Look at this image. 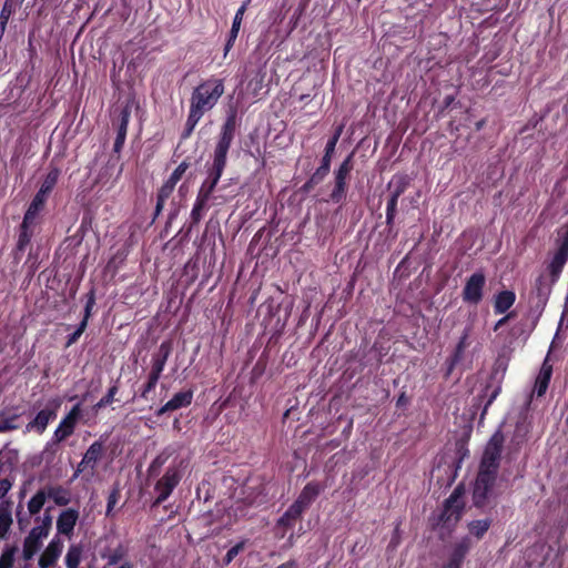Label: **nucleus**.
Returning a JSON list of instances; mask_svg holds the SVG:
<instances>
[{
	"label": "nucleus",
	"instance_id": "6e6d98bb",
	"mask_svg": "<svg viewBox=\"0 0 568 568\" xmlns=\"http://www.w3.org/2000/svg\"><path fill=\"white\" fill-rule=\"evenodd\" d=\"M464 494H465L464 486L458 485L455 487V489L453 490V493L449 495V497L446 500H448L449 503L457 504V505H465V503L463 500Z\"/></svg>",
	"mask_w": 568,
	"mask_h": 568
},
{
	"label": "nucleus",
	"instance_id": "a18cd8bd",
	"mask_svg": "<svg viewBox=\"0 0 568 568\" xmlns=\"http://www.w3.org/2000/svg\"><path fill=\"white\" fill-rule=\"evenodd\" d=\"M16 551H17L16 547H8L3 550V552L0 557V568H12L13 567Z\"/></svg>",
	"mask_w": 568,
	"mask_h": 568
},
{
	"label": "nucleus",
	"instance_id": "680f3d73",
	"mask_svg": "<svg viewBox=\"0 0 568 568\" xmlns=\"http://www.w3.org/2000/svg\"><path fill=\"white\" fill-rule=\"evenodd\" d=\"M49 194L44 193L43 191L39 190L36 195L33 196L31 203L37 204V206L41 207L43 210L47 197Z\"/></svg>",
	"mask_w": 568,
	"mask_h": 568
},
{
	"label": "nucleus",
	"instance_id": "8fccbe9b",
	"mask_svg": "<svg viewBox=\"0 0 568 568\" xmlns=\"http://www.w3.org/2000/svg\"><path fill=\"white\" fill-rule=\"evenodd\" d=\"M215 189V185H211L210 183L203 181L197 191L196 197L210 202L213 197Z\"/></svg>",
	"mask_w": 568,
	"mask_h": 568
},
{
	"label": "nucleus",
	"instance_id": "49530a36",
	"mask_svg": "<svg viewBox=\"0 0 568 568\" xmlns=\"http://www.w3.org/2000/svg\"><path fill=\"white\" fill-rule=\"evenodd\" d=\"M21 4L16 3L14 0H6L0 12V20L8 22L10 17L16 12L17 8Z\"/></svg>",
	"mask_w": 568,
	"mask_h": 568
},
{
	"label": "nucleus",
	"instance_id": "2eb2a0df",
	"mask_svg": "<svg viewBox=\"0 0 568 568\" xmlns=\"http://www.w3.org/2000/svg\"><path fill=\"white\" fill-rule=\"evenodd\" d=\"M192 400H193V390L192 389L179 392V393L174 394V396L170 400H168L162 407H160L156 410L155 415L158 417H160L168 412H173V410H176L180 408L187 407L191 405Z\"/></svg>",
	"mask_w": 568,
	"mask_h": 568
},
{
	"label": "nucleus",
	"instance_id": "774afa93",
	"mask_svg": "<svg viewBox=\"0 0 568 568\" xmlns=\"http://www.w3.org/2000/svg\"><path fill=\"white\" fill-rule=\"evenodd\" d=\"M276 568H297V564L295 560L291 559L284 564H281Z\"/></svg>",
	"mask_w": 568,
	"mask_h": 568
},
{
	"label": "nucleus",
	"instance_id": "7c9ffc66",
	"mask_svg": "<svg viewBox=\"0 0 568 568\" xmlns=\"http://www.w3.org/2000/svg\"><path fill=\"white\" fill-rule=\"evenodd\" d=\"M130 118H131V105L129 103H126L120 110L116 120L112 121L113 126H115L116 133L126 135Z\"/></svg>",
	"mask_w": 568,
	"mask_h": 568
},
{
	"label": "nucleus",
	"instance_id": "69168bd1",
	"mask_svg": "<svg viewBox=\"0 0 568 568\" xmlns=\"http://www.w3.org/2000/svg\"><path fill=\"white\" fill-rule=\"evenodd\" d=\"M409 399L408 397L406 396V393L405 392H402L399 394V396L397 397V400H396V407L400 408V407H405L407 404H408Z\"/></svg>",
	"mask_w": 568,
	"mask_h": 568
},
{
	"label": "nucleus",
	"instance_id": "39448f33",
	"mask_svg": "<svg viewBox=\"0 0 568 568\" xmlns=\"http://www.w3.org/2000/svg\"><path fill=\"white\" fill-rule=\"evenodd\" d=\"M497 474L487 470H479L473 489V503L477 508L488 505L489 497L495 486Z\"/></svg>",
	"mask_w": 568,
	"mask_h": 568
},
{
	"label": "nucleus",
	"instance_id": "72a5a7b5",
	"mask_svg": "<svg viewBox=\"0 0 568 568\" xmlns=\"http://www.w3.org/2000/svg\"><path fill=\"white\" fill-rule=\"evenodd\" d=\"M47 499L45 490H38L28 503V510L30 515H37L42 509Z\"/></svg>",
	"mask_w": 568,
	"mask_h": 568
},
{
	"label": "nucleus",
	"instance_id": "f704fd0d",
	"mask_svg": "<svg viewBox=\"0 0 568 568\" xmlns=\"http://www.w3.org/2000/svg\"><path fill=\"white\" fill-rule=\"evenodd\" d=\"M129 251L126 248L118 250L116 253L108 261L106 270L116 273L128 257Z\"/></svg>",
	"mask_w": 568,
	"mask_h": 568
},
{
	"label": "nucleus",
	"instance_id": "bf43d9fd",
	"mask_svg": "<svg viewBox=\"0 0 568 568\" xmlns=\"http://www.w3.org/2000/svg\"><path fill=\"white\" fill-rule=\"evenodd\" d=\"M119 392V379L108 389L106 394L102 397L103 400L110 406L115 400V395Z\"/></svg>",
	"mask_w": 568,
	"mask_h": 568
},
{
	"label": "nucleus",
	"instance_id": "864d4df0",
	"mask_svg": "<svg viewBox=\"0 0 568 568\" xmlns=\"http://www.w3.org/2000/svg\"><path fill=\"white\" fill-rule=\"evenodd\" d=\"M166 456L164 455H158L150 464L148 473L150 476H155L159 474L160 469L166 462Z\"/></svg>",
	"mask_w": 568,
	"mask_h": 568
},
{
	"label": "nucleus",
	"instance_id": "4468645a",
	"mask_svg": "<svg viewBox=\"0 0 568 568\" xmlns=\"http://www.w3.org/2000/svg\"><path fill=\"white\" fill-rule=\"evenodd\" d=\"M507 368H508V359H506L505 357L499 356L495 361V363H494L491 378H495L500 373L501 374L500 375V379L498 382V385L488 395V399L486 400V403L484 405V408H483V412H481V418L487 413L488 407L494 403V400L500 394V392H501V381H503V378H504V376L506 374Z\"/></svg>",
	"mask_w": 568,
	"mask_h": 568
},
{
	"label": "nucleus",
	"instance_id": "58836bf2",
	"mask_svg": "<svg viewBox=\"0 0 568 568\" xmlns=\"http://www.w3.org/2000/svg\"><path fill=\"white\" fill-rule=\"evenodd\" d=\"M393 185V190L390 192V196H395L396 199H399L405 191L407 190L409 182L408 179L405 175L396 178L389 186Z\"/></svg>",
	"mask_w": 568,
	"mask_h": 568
},
{
	"label": "nucleus",
	"instance_id": "9d476101",
	"mask_svg": "<svg viewBox=\"0 0 568 568\" xmlns=\"http://www.w3.org/2000/svg\"><path fill=\"white\" fill-rule=\"evenodd\" d=\"M471 333V326H466L454 348L452 354L445 361V373L444 377L449 378L457 365L464 359L466 348L469 346V337Z\"/></svg>",
	"mask_w": 568,
	"mask_h": 568
},
{
	"label": "nucleus",
	"instance_id": "412c9836",
	"mask_svg": "<svg viewBox=\"0 0 568 568\" xmlns=\"http://www.w3.org/2000/svg\"><path fill=\"white\" fill-rule=\"evenodd\" d=\"M250 2H251V0H246L245 2H243L242 6L237 9V11H236V13L234 16L232 28H231L230 33H229V39H227V41L225 43V47H224L225 54L234 45V42H235V40H236V38L239 36V31H240V28H241L243 16H244L245 11L247 10V7H248Z\"/></svg>",
	"mask_w": 568,
	"mask_h": 568
},
{
	"label": "nucleus",
	"instance_id": "13d9d810",
	"mask_svg": "<svg viewBox=\"0 0 568 568\" xmlns=\"http://www.w3.org/2000/svg\"><path fill=\"white\" fill-rule=\"evenodd\" d=\"M88 326H85L84 323H80L77 327V329L70 334L67 338V347L73 345L74 343L78 342V339L80 338V336L83 334V332L87 329Z\"/></svg>",
	"mask_w": 568,
	"mask_h": 568
},
{
	"label": "nucleus",
	"instance_id": "ea45409f",
	"mask_svg": "<svg viewBox=\"0 0 568 568\" xmlns=\"http://www.w3.org/2000/svg\"><path fill=\"white\" fill-rule=\"evenodd\" d=\"M59 179V170L53 169L51 170L44 178L41 186L39 190L43 191L47 194H50L51 191L54 189L57 182Z\"/></svg>",
	"mask_w": 568,
	"mask_h": 568
},
{
	"label": "nucleus",
	"instance_id": "5fc2aeb1",
	"mask_svg": "<svg viewBox=\"0 0 568 568\" xmlns=\"http://www.w3.org/2000/svg\"><path fill=\"white\" fill-rule=\"evenodd\" d=\"M336 140L335 139H328L326 145H325V151H324V155L321 160V162H324L325 164L328 163L331 164L332 162V158H333V154L335 152V149H336Z\"/></svg>",
	"mask_w": 568,
	"mask_h": 568
},
{
	"label": "nucleus",
	"instance_id": "4be33fe9",
	"mask_svg": "<svg viewBox=\"0 0 568 568\" xmlns=\"http://www.w3.org/2000/svg\"><path fill=\"white\" fill-rule=\"evenodd\" d=\"M104 455V445L102 440L93 442L83 455V464H90V476L93 475L98 463Z\"/></svg>",
	"mask_w": 568,
	"mask_h": 568
},
{
	"label": "nucleus",
	"instance_id": "393cba45",
	"mask_svg": "<svg viewBox=\"0 0 568 568\" xmlns=\"http://www.w3.org/2000/svg\"><path fill=\"white\" fill-rule=\"evenodd\" d=\"M552 282L550 283L547 281V277L545 275H539L536 281L532 288V294L536 295L538 300V304L545 305L548 301V297L551 293V286Z\"/></svg>",
	"mask_w": 568,
	"mask_h": 568
},
{
	"label": "nucleus",
	"instance_id": "37998d69",
	"mask_svg": "<svg viewBox=\"0 0 568 568\" xmlns=\"http://www.w3.org/2000/svg\"><path fill=\"white\" fill-rule=\"evenodd\" d=\"M20 415L13 414L11 416H4L3 413L0 414V433H6L10 430H14L19 428V425L16 424V420Z\"/></svg>",
	"mask_w": 568,
	"mask_h": 568
},
{
	"label": "nucleus",
	"instance_id": "0eeeda50",
	"mask_svg": "<svg viewBox=\"0 0 568 568\" xmlns=\"http://www.w3.org/2000/svg\"><path fill=\"white\" fill-rule=\"evenodd\" d=\"M61 404L62 402L59 397L50 399L45 407L39 410L36 417L27 424V430H33L39 435L43 434L49 423L57 418Z\"/></svg>",
	"mask_w": 568,
	"mask_h": 568
},
{
	"label": "nucleus",
	"instance_id": "9b49d317",
	"mask_svg": "<svg viewBox=\"0 0 568 568\" xmlns=\"http://www.w3.org/2000/svg\"><path fill=\"white\" fill-rule=\"evenodd\" d=\"M486 285V277L483 272L471 274L464 286L463 301L468 304L477 305L483 300V292Z\"/></svg>",
	"mask_w": 568,
	"mask_h": 568
},
{
	"label": "nucleus",
	"instance_id": "aec40b11",
	"mask_svg": "<svg viewBox=\"0 0 568 568\" xmlns=\"http://www.w3.org/2000/svg\"><path fill=\"white\" fill-rule=\"evenodd\" d=\"M79 518V511L73 508L63 510L57 520V529L59 534L70 536L77 525Z\"/></svg>",
	"mask_w": 568,
	"mask_h": 568
},
{
	"label": "nucleus",
	"instance_id": "3c124183",
	"mask_svg": "<svg viewBox=\"0 0 568 568\" xmlns=\"http://www.w3.org/2000/svg\"><path fill=\"white\" fill-rule=\"evenodd\" d=\"M159 379L160 378L158 377L149 375L146 383L143 385L140 392V397L148 400L150 398V393H152L155 389Z\"/></svg>",
	"mask_w": 568,
	"mask_h": 568
},
{
	"label": "nucleus",
	"instance_id": "b1692460",
	"mask_svg": "<svg viewBox=\"0 0 568 568\" xmlns=\"http://www.w3.org/2000/svg\"><path fill=\"white\" fill-rule=\"evenodd\" d=\"M331 170V164L321 162V165L315 170V172L310 176V179L302 185L301 191L304 193H310L317 184L323 182V180L327 176Z\"/></svg>",
	"mask_w": 568,
	"mask_h": 568
},
{
	"label": "nucleus",
	"instance_id": "052dcab7",
	"mask_svg": "<svg viewBox=\"0 0 568 568\" xmlns=\"http://www.w3.org/2000/svg\"><path fill=\"white\" fill-rule=\"evenodd\" d=\"M125 139H126L125 134L116 133L114 144H113V153H115L118 155L121 153V151L124 146V143H125Z\"/></svg>",
	"mask_w": 568,
	"mask_h": 568
},
{
	"label": "nucleus",
	"instance_id": "6e6552de",
	"mask_svg": "<svg viewBox=\"0 0 568 568\" xmlns=\"http://www.w3.org/2000/svg\"><path fill=\"white\" fill-rule=\"evenodd\" d=\"M181 479V471L176 467H169L154 486L158 496L153 506H160L163 504L173 493L174 488L180 484Z\"/></svg>",
	"mask_w": 568,
	"mask_h": 568
},
{
	"label": "nucleus",
	"instance_id": "423d86ee",
	"mask_svg": "<svg viewBox=\"0 0 568 568\" xmlns=\"http://www.w3.org/2000/svg\"><path fill=\"white\" fill-rule=\"evenodd\" d=\"M353 168V153H351L334 172V187L329 194L332 202L339 203L346 197L347 179L349 178Z\"/></svg>",
	"mask_w": 568,
	"mask_h": 568
},
{
	"label": "nucleus",
	"instance_id": "473e14b6",
	"mask_svg": "<svg viewBox=\"0 0 568 568\" xmlns=\"http://www.w3.org/2000/svg\"><path fill=\"white\" fill-rule=\"evenodd\" d=\"M209 202L201 200L199 197L195 199V202L193 204L190 219H191V226H194L201 222L203 219V214L209 210Z\"/></svg>",
	"mask_w": 568,
	"mask_h": 568
},
{
	"label": "nucleus",
	"instance_id": "f8f14e48",
	"mask_svg": "<svg viewBox=\"0 0 568 568\" xmlns=\"http://www.w3.org/2000/svg\"><path fill=\"white\" fill-rule=\"evenodd\" d=\"M81 404H75L70 412L61 419L60 424L58 425L57 429L53 433V442L54 443H61L65 440L68 437H70L78 424V420L81 417Z\"/></svg>",
	"mask_w": 568,
	"mask_h": 568
},
{
	"label": "nucleus",
	"instance_id": "0e129e2a",
	"mask_svg": "<svg viewBox=\"0 0 568 568\" xmlns=\"http://www.w3.org/2000/svg\"><path fill=\"white\" fill-rule=\"evenodd\" d=\"M515 316L514 312L508 313L506 316L501 317L497 321V323L494 326V331H498L501 326H504L510 318Z\"/></svg>",
	"mask_w": 568,
	"mask_h": 568
},
{
	"label": "nucleus",
	"instance_id": "cd10ccee",
	"mask_svg": "<svg viewBox=\"0 0 568 568\" xmlns=\"http://www.w3.org/2000/svg\"><path fill=\"white\" fill-rule=\"evenodd\" d=\"M12 525L11 501L6 500L0 505V538H6Z\"/></svg>",
	"mask_w": 568,
	"mask_h": 568
},
{
	"label": "nucleus",
	"instance_id": "c756f323",
	"mask_svg": "<svg viewBox=\"0 0 568 568\" xmlns=\"http://www.w3.org/2000/svg\"><path fill=\"white\" fill-rule=\"evenodd\" d=\"M36 226H30L21 223L18 229L17 245L19 251H26L31 244V240L34 235Z\"/></svg>",
	"mask_w": 568,
	"mask_h": 568
},
{
	"label": "nucleus",
	"instance_id": "bb28decb",
	"mask_svg": "<svg viewBox=\"0 0 568 568\" xmlns=\"http://www.w3.org/2000/svg\"><path fill=\"white\" fill-rule=\"evenodd\" d=\"M303 509L296 504H292L286 511L278 518L277 526L284 528H293L296 520L301 518Z\"/></svg>",
	"mask_w": 568,
	"mask_h": 568
},
{
	"label": "nucleus",
	"instance_id": "c9c22d12",
	"mask_svg": "<svg viewBox=\"0 0 568 568\" xmlns=\"http://www.w3.org/2000/svg\"><path fill=\"white\" fill-rule=\"evenodd\" d=\"M41 211H42V209L37 206V204L30 203L24 215H23V220L21 223L37 227L40 223L39 214Z\"/></svg>",
	"mask_w": 568,
	"mask_h": 568
},
{
	"label": "nucleus",
	"instance_id": "f03ea898",
	"mask_svg": "<svg viewBox=\"0 0 568 568\" xmlns=\"http://www.w3.org/2000/svg\"><path fill=\"white\" fill-rule=\"evenodd\" d=\"M224 93V81L219 78H210L202 81L192 91L189 112L203 118L219 102Z\"/></svg>",
	"mask_w": 568,
	"mask_h": 568
},
{
	"label": "nucleus",
	"instance_id": "a211bd4d",
	"mask_svg": "<svg viewBox=\"0 0 568 568\" xmlns=\"http://www.w3.org/2000/svg\"><path fill=\"white\" fill-rule=\"evenodd\" d=\"M63 549V545L60 539L53 538L39 559L40 568H49L53 566L59 559Z\"/></svg>",
	"mask_w": 568,
	"mask_h": 568
},
{
	"label": "nucleus",
	"instance_id": "5701e85b",
	"mask_svg": "<svg viewBox=\"0 0 568 568\" xmlns=\"http://www.w3.org/2000/svg\"><path fill=\"white\" fill-rule=\"evenodd\" d=\"M516 294L514 291L505 290L495 296L494 312L495 314L506 313L515 303Z\"/></svg>",
	"mask_w": 568,
	"mask_h": 568
},
{
	"label": "nucleus",
	"instance_id": "c85d7f7f",
	"mask_svg": "<svg viewBox=\"0 0 568 568\" xmlns=\"http://www.w3.org/2000/svg\"><path fill=\"white\" fill-rule=\"evenodd\" d=\"M45 494L58 506H67L71 501L70 491L62 486H51Z\"/></svg>",
	"mask_w": 568,
	"mask_h": 568
},
{
	"label": "nucleus",
	"instance_id": "e433bc0d",
	"mask_svg": "<svg viewBox=\"0 0 568 568\" xmlns=\"http://www.w3.org/2000/svg\"><path fill=\"white\" fill-rule=\"evenodd\" d=\"M29 149L30 148L27 145L26 138H19L13 149L12 156L10 159L11 165L18 163L21 156H27L29 153Z\"/></svg>",
	"mask_w": 568,
	"mask_h": 568
},
{
	"label": "nucleus",
	"instance_id": "f3484780",
	"mask_svg": "<svg viewBox=\"0 0 568 568\" xmlns=\"http://www.w3.org/2000/svg\"><path fill=\"white\" fill-rule=\"evenodd\" d=\"M322 490H324V486L322 484L318 481H310L304 486L294 504L298 505L301 509L305 511L318 497Z\"/></svg>",
	"mask_w": 568,
	"mask_h": 568
},
{
	"label": "nucleus",
	"instance_id": "4c0bfd02",
	"mask_svg": "<svg viewBox=\"0 0 568 568\" xmlns=\"http://www.w3.org/2000/svg\"><path fill=\"white\" fill-rule=\"evenodd\" d=\"M125 555H126V549L122 545H119L115 549H113L108 555L103 554L102 558H105L108 561L106 566L103 568H106L108 566L118 565L119 562L122 561V559L125 557Z\"/></svg>",
	"mask_w": 568,
	"mask_h": 568
},
{
	"label": "nucleus",
	"instance_id": "de8ad7c7",
	"mask_svg": "<svg viewBox=\"0 0 568 568\" xmlns=\"http://www.w3.org/2000/svg\"><path fill=\"white\" fill-rule=\"evenodd\" d=\"M189 168L190 163L186 160L182 161L166 181L176 185Z\"/></svg>",
	"mask_w": 568,
	"mask_h": 568
},
{
	"label": "nucleus",
	"instance_id": "79ce46f5",
	"mask_svg": "<svg viewBox=\"0 0 568 568\" xmlns=\"http://www.w3.org/2000/svg\"><path fill=\"white\" fill-rule=\"evenodd\" d=\"M85 305H84V313L82 321L80 323H84L85 326H88L89 320L92 315V310L95 305V291L94 288H91L89 293L85 295Z\"/></svg>",
	"mask_w": 568,
	"mask_h": 568
},
{
	"label": "nucleus",
	"instance_id": "4d7b16f0",
	"mask_svg": "<svg viewBox=\"0 0 568 568\" xmlns=\"http://www.w3.org/2000/svg\"><path fill=\"white\" fill-rule=\"evenodd\" d=\"M120 498L119 488H113L108 496L106 516H109Z\"/></svg>",
	"mask_w": 568,
	"mask_h": 568
},
{
	"label": "nucleus",
	"instance_id": "a19ab883",
	"mask_svg": "<svg viewBox=\"0 0 568 568\" xmlns=\"http://www.w3.org/2000/svg\"><path fill=\"white\" fill-rule=\"evenodd\" d=\"M201 119L202 118H200L199 115L189 112L184 129L181 133V140H186L192 135L195 126L197 125Z\"/></svg>",
	"mask_w": 568,
	"mask_h": 568
},
{
	"label": "nucleus",
	"instance_id": "338daca9",
	"mask_svg": "<svg viewBox=\"0 0 568 568\" xmlns=\"http://www.w3.org/2000/svg\"><path fill=\"white\" fill-rule=\"evenodd\" d=\"M87 468H90V464H83L82 459L77 466V469L73 474V478H77L80 474L84 473Z\"/></svg>",
	"mask_w": 568,
	"mask_h": 568
},
{
	"label": "nucleus",
	"instance_id": "f257e3e1",
	"mask_svg": "<svg viewBox=\"0 0 568 568\" xmlns=\"http://www.w3.org/2000/svg\"><path fill=\"white\" fill-rule=\"evenodd\" d=\"M237 128V116L235 112L227 114L224 123L221 126L217 142L214 146L212 162L206 163V178L205 182L211 185L217 186V183L223 175L227 164V154L232 142L235 138Z\"/></svg>",
	"mask_w": 568,
	"mask_h": 568
},
{
	"label": "nucleus",
	"instance_id": "603ef678",
	"mask_svg": "<svg viewBox=\"0 0 568 568\" xmlns=\"http://www.w3.org/2000/svg\"><path fill=\"white\" fill-rule=\"evenodd\" d=\"M245 544H246V541L242 540V541L237 542L236 545H234L233 547H231L227 550V552L223 559L224 564L225 565L231 564L234 560V558L244 549Z\"/></svg>",
	"mask_w": 568,
	"mask_h": 568
},
{
	"label": "nucleus",
	"instance_id": "ddd939ff",
	"mask_svg": "<svg viewBox=\"0 0 568 568\" xmlns=\"http://www.w3.org/2000/svg\"><path fill=\"white\" fill-rule=\"evenodd\" d=\"M471 547L473 542L469 536H465L455 542L443 568H462Z\"/></svg>",
	"mask_w": 568,
	"mask_h": 568
},
{
	"label": "nucleus",
	"instance_id": "2f4dec72",
	"mask_svg": "<svg viewBox=\"0 0 568 568\" xmlns=\"http://www.w3.org/2000/svg\"><path fill=\"white\" fill-rule=\"evenodd\" d=\"M491 523L493 520L490 518L473 520L468 524L469 534L479 540L488 531Z\"/></svg>",
	"mask_w": 568,
	"mask_h": 568
},
{
	"label": "nucleus",
	"instance_id": "7ed1b4c3",
	"mask_svg": "<svg viewBox=\"0 0 568 568\" xmlns=\"http://www.w3.org/2000/svg\"><path fill=\"white\" fill-rule=\"evenodd\" d=\"M504 443L505 436L501 430H497L491 435L485 447L479 470H487L493 474L498 473Z\"/></svg>",
	"mask_w": 568,
	"mask_h": 568
},
{
	"label": "nucleus",
	"instance_id": "09e8293b",
	"mask_svg": "<svg viewBox=\"0 0 568 568\" xmlns=\"http://www.w3.org/2000/svg\"><path fill=\"white\" fill-rule=\"evenodd\" d=\"M81 559V554L78 548L71 547L65 556L67 568H78Z\"/></svg>",
	"mask_w": 568,
	"mask_h": 568
},
{
	"label": "nucleus",
	"instance_id": "1a4fd4ad",
	"mask_svg": "<svg viewBox=\"0 0 568 568\" xmlns=\"http://www.w3.org/2000/svg\"><path fill=\"white\" fill-rule=\"evenodd\" d=\"M465 505H457L454 503H449L448 500L444 501L443 509L438 514L433 524L434 528H442L447 530L448 532L453 531L462 519L464 514Z\"/></svg>",
	"mask_w": 568,
	"mask_h": 568
},
{
	"label": "nucleus",
	"instance_id": "dca6fc26",
	"mask_svg": "<svg viewBox=\"0 0 568 568\" xmlns=\"http://www.w3.org/2000/svg\"><path fill=\"white\" fill-rule=\"evenodd\" d=\"M172 352V343L171 341H164L159 346V349L152 356L151 371L149 375L160 378L161 374L165 367L168 358Z\"/></svg>",
	"mask_w": 568,
	"mask_h": 568
},
{
	"label": "nucleus",
	"instance_id": "c03bdc74",
	"mask_svg": "<svg viewBox=\"0 0 568 568\" xmlns=\"http://www.w3.org/2000/svg\"><path fill=\"white\" fill-rule=\"evenodd\" d=\"M397 203L398 199L395 196H390L387 201V207H386V224L390 229L394 224V220L397 213Z\"/></svg>",
	"mask_w": 568,
	"mask_h": 568
},
{
	"label": "nucleus",
	"instance_id": "e2e57ef3",
	"mask_svg": "<svg viewBox=\"0 0 568 568\" xmlns=\"http://www.w3.org/2000/svg\"><path fill=\"white\" fill-rule=\"evenodd\" d=\"M12 487V483L7 479V478H3V479H0V498H3L8 491L11 489Z\"/></svg>",
	"mask_w": 568,
	"mask_h": 568
},
{
	"label": "nucleus",
	"instance_id": "20e7f679",
	"mask_svg": "<svg viewBox=\"0 0 568 568\" xmlns=\"http://www.w3.org/2000/svg\"><path fill=\"white\" fill-rule=\"evenodd\" d=\"M41 520V525L33 527L24 539L23 558L26 560H30L33 558V556L41 548V539L48 537L50 532L52 526V517L49 513V509L45 510Z\"/></svg>",
	"mask_w": 568,
	"mask_h": 568
},
{
	"label": "nucleus",
	"instance_id": "6ab92c4d",
	"mask_svg": "<svg viewBox=\"0 0 568 568\" xmlns=\"http://www.w3.org/2000/svg\"><path fill=\"white\" fill-rule=\"evenodd\" d=\"M552 376V365L549 363L548 358H546L540 367V371L535 381L534 393L537 397H541L546 394L550 379Z\"/></svg>",
	"mask_w": 568,
	"mask_h": 568
},
{
	"label": "nucleus",
	"instance_id": "a878e982",
	"mask_svg": "<svg viewBox=\"0 0 568 568\" xmlns=\"http://www.w3.org/2000/svg\"><path fill=\"white\" fill-rule=\"evenodd\" d=\"M174 189H175L174 184L165 181L162 184V186L158 190L153 221H155L159 217V215L162 213L165 202L172 195Z\"/></svg>",
	"mask_w": 568,
	"mask_h": 568
}]
</instances>
